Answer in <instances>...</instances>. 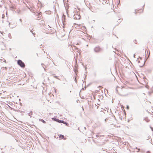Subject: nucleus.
I'll return each instance as SVG.
<instances>
[{
	"label": "nucleus",
	"instance_id": "nucleus-1",
	"mask_svg": "<svg viewBox=\"0 0 153 153\" xmlns=\"http://www.w3.org/2000/svg\"><path fill=\"white\" fill-rule=\"evenodd\" d=\"M95 52L98 53L101 52L102 51V49L99 46L95 47L94 49Z\"/></svg>",
	"mask_w": 153,
	"mask_h": 153
},
{
	"label": "nucleus",
	"instance_id": "nucleus-2",
	"mask_svg": "<svg viewBox=\"0 0 153 153\" xmlns=\"http://www.w3.org/2000/svg\"><path fill=\"white\" fill-rule=\"evenodd\" d=\"M17 64L21 68H24L25 67V63L21 60L19 59L17 61Z\"/></svg>",
	"mask_w": 153,
	"mask_h": 153
},
{
	"label": "nucleus",
	"instance_id": "nucleus-3",
	"mask_svg": "<svg viewBox=\"0 0 153 153\" xmlns=\"http://www.w3.org/2000/svg\"><path fill=\"white\" fill-rule=\"evenodd\" d=\"M74 19H80V16L74 14Z\"/></svg>",
	"mask_w": 153,
	"mask_h": 153
},
{
	"label": "nucleus",
	"instance_id": "nucleus-4",
	"mask_svg": "<svg viewBox=\"0 0 153 153\" xmlns=\"http://www.w3.org/2000/svg\"><path fill=\"white\" fill-rule=\"evenodd\" d=\"M52 119H53L54 121L59 123H61V121H62V120H59V119L56 118H52Z\"/></svg>",
	"mask_w": 153,
	"mask_h": 153
},
{
	"label": "nucleus",
	"instance_id": "nucleus-5",
	"mask_svg": "<svg viewBox=\"0 0 153 153\" xmlns=\"http://www.w3.org/2000/svg\"><path fill=\"white\" fill-rule=\"evenodd\" d=\"M61 123H63L64 124H65L67 126H68V125H69V124H68V123L66 122H65V121H63V120H62V121H61Z\"/></svg>",
	"mask_w": 153,
	"mask_h": 153
},
{
	"label": "nucleus",
	"instance_id": "nucleus-6",
	"mask_svg": "<svg viewBox=\"0 0 153 153\" xmlns=\"http://www.w3.org/2000/svg\"><path fill=\"white\" fill-rule=\"evenodd\" d=\"M143 120H145L147 122H149L150 121L149 120L148 118L147 117L145 118Z\"/></svg>",
	"mask_w": 153,
	"mask_h": 153
},
{
	"label": "nucleus",
	"instance_id": "nucleus-7",
	"mask_svg": "<svg viewBox=\"0 0 153 153\" xmlns=\"http://www.w3.org/2000/svg\"><path fill=\"white\" fill-rule=\"evenodd\" d=\"M39 120L40 121H42L44 123H46V122L42 119H39Z\"/></svg>",
	"mask_w": 153,
	"mask_h": 153
},
{
	"label": "nucleus",
	"instance_id": "nucleus-8",
	"mask_svg": "<svg viewBox=\"0 0 153 153\" xmlns=\"http://www.w3.org/2000/svg\"><path fill=\"white\" fill-rule=\"evenodd\" d=\"M64 137V136L63 135H62V134H61L60 135L59 137L60 138L62 139Z\"/></svg>",
	"mask_w": 153,
	"mask_h": 153
},
{
	"label": "nucleus",
	"instance_id": "nucleus-9",
	"mask_svg": "<svg viewBox=\"0 0 153 153\" xmlns=\"http://www.w3.org/2000/svg\"><path fill=\"white\" fill-rule=\"evenodd\" d=\"M28 114L29 116H30L32 114V111H31Z\"/></svg>",
	"mask_w": 153,
	"mask_h": 153
},
{
	"label": "nucleus",
	"instance_id": "nucleus-10",
	"mask_svg": "<svg viewBox=\"0 0 153 153\" xmlns=\"http://www.w3.org/2000/svg\"><path fill=\"white\" fill-rule=\"evenodd\" d=\"M4 14H3L2 16V19H3L4 18Z\"/></svg>",
	"mask_w": 153,
	"mask_h": 153
},
{
	"label": "nucleus",
	"instance_id": "nucleus-11",
	"mask_svg": "<svg viewBox=\"0 0 153 153\" xmlns=\"http://www.w3.org/2000/svg\"><path fill=\"white\" fill-rule=\"evenodd\" d=\"M127 109H129V106H127Z\"/></svg>",
	"mask_w": 153,
	"mask_h": 153
},
{
	"label": "nucleus",
	"instance_id": "nucleus-12",
	"mask_svg": "<svg viewBox=\"0 0 153 153\" xmlns=\"http://www.w3.org/2000/svg\"><path fill=\"white\" fill-rule=\"evenodd\" d=\"M108 119L107 118H106L105 119V122H106L107 121V120Z\"/></svg>",
	"mask_w": 153,
	"mask_h": 153
},
{
	"label": "nucleus",
	"instance_id": "nucleus-13",
	"mask_svg": "<svg viewBox=\"0 0 153 153\" xmlns=\"http://www.w3.org/2000/svg\"><path fill=\"white\" fill-rule=\"evenodd\" d=\"M128 95V94H126L125 95H123V96H127Z\"/></svg>",
	"mask_w": 153,
	"mask_h": 153
},
{
	"label": "nucleus",
	"instance_id": "nucleus-14",
	"mask_svg": "<svg viewBox=\"0 0 153 153\" xmlns=\"http://www.w3.org/2000/svg\"><path fill=\"white\" fill-rule=\"evenodd\" d=\"M19 21L21 22H22V19H19Z\"/></svg>",
	"mask_w": 153,
	"mask_h": 153
},
{
	"label": "nucleus",
	"instance_id": "nucleus-15",
	"mask_svg": "<svg viewBox=\"0 0 153 153\" xmlns=\"http://www.w3.org/2000/svg\"><path fill=\"white\" fill-rule=\"evenodd\" d=\"M49 59H51V57L49 56Z\"/></svg>",
	"mask_w": 153,
	"mask_h": 153
},
{
	"label": "nucleus",
	"instance_id": "nucleus-16",
	"mask_svg": "<svg viewBox=\"0 0 153 153\" xmlns=\"http://www.w3.org/2000/svg\"><path fill=\"white\" fill-rule=\"evenodd\" d=\"M146 153H150V152L149 151H148Z\"/></svg>",
	"mask_w": 153,
	"mask_h": 153
},
{
	"label": "nucleus",
	"instance_id": "nucleus-17",
	"mask_svg": "<svg viewBox=\"0 0 153 153\" xmlns=\"http://www.w3.org/2000/svg\"><path fill=\"white\" fill-rule=\"evenodd\" d=\"M54 77H55V78H57V76H54Z\"/></svg>",
	"mask_w": 153,
	"mask_h": 153
},
{
	"label": "nucleus",
	"instance_id": "nucleus-18",
	"mask_svg": "<svg viewBox=\"0 0 153 153\" xmlns=\"http://www.w3.org/2000/svg\"><path fill=\"white\" fill-rule=\"evenodd\" d=\"M135 13H136V10H135Z\"/></svg>",
	"mask_w": 153,
	"mask_h": 153
},
{
	"label": "nucleus",
	"instance_id": "nucleus-19",
	"mask_svg": "<svg viewBox=\"0 0 153 153\" xmlns=\"http://www.w3.org/2000/svg\"><path fill=\"white\" fill-rule=\"evenodd\" d=\"M33 33V35H34L35 34V33Z\"/></svg>",
	"mask_w": 153,
	"mask_h": 153
},
{
	"label": "nucleus",
	"instance_id": "nucleus-20",
	"mask_svg": "<svg viewBox=\"0 0 153 153\" xmlns=\"http://www.w3.org/2000/svg\"><path fill=\"white\" fill-rule=\"evenodd\" d=\"M116 91L117 92V88H116Z\"/></svg>",
	"mask_w": 153,
	"mask_h": 153
},
{
	"label": "nucleus",
	"instance_id": "nucleus-21",
	"mask_svg": "<svg viewBox=\"0 0 153 153\" xmlns=\"http://www.w3.org/2000/svg\"><path fill=\"white\" fill-rule=\"evenodd\" d=\"M96 137H99V136H98V135H96Z\"/></svg>",
	"mask_w": 153,
	"mask_h": 153
},
{
	"label": "nucleus",
	"instance_id": "nucleus-22",
	"mask_svg": "<svg viewBox=\"0 0 153 153\" xmlns=\"http://www.w3.org/2000/svg\"><path fill=\"white\" fill-rule=\"evenodd\" d=\"M135 54H134V57H135Z\"/></svg>",
	"mask_w": 153,
	"mask_h": 153
},
{
	"label": "nucleus",
	"instance_id": "nucleus-23",
	"mask_svg": "<svg viewBox=\"0 0 153 153\" xmlns=\"http://www.w3.org/2000/svg\"><path fill=\"white\" fill-rule=\"evenodd\" d=\"M84 129H86V127H84Z\"/></svg>",
	"mask_w": 153,
	"mask_h": 153
},
{
	"label": "nucleus",
	"instance_id": "nucleus-24",
	"mask_svg": "<svg viewBox=\"0 0 153 153\" xmlns=\"http://www.w3.org/2000/svg\"><path fill=\"white\" fill-rule=\"evenodd\" d=\"M143 66V65H142V66H140L141 67H142Z\"/></svg>",
	"mask_w": 153,
	"mask_h": 153
},
{
	"label": "nucleus",
	"instance_id": "nucleus-25",
	"mask_svg": "<svg viewBox=\"0 0 153 153\" xmlns=\"http://www.w3.org/2000/svg\"><path fill=\"white\" fill-rule=\"evenodd\" d=\"M43 68H44V69L45 70V68H44V67H43Z\"/></svg>",
	"mask_w": 153,
	"mask_h": 153
},
{
	"label": "nucleus",
	"instance_id": "nucleus-26",
	"mask_svg": "<svg viewBox=\"0 0 153 153\" xmlns=\"http://www.w3.org/2000/svg\"><path fill=\"white\" fill-rule=\"evenodd\" d=\"M44 65V64H42V65Z\"/></svg>",
	"mask_w": 153,
	"mask_h": 153
},
{
	"label": "nucleus",
	"instance_id": "nucleus-27",
	"mask_svg": "<svg viewBox=\"0 0 153 153\" xmlns=\"http://www.w3.org/2000/svg\"><path fill=\"white\" fill-rule=\"evenodd\" d=\"M30 32H32V31L31 30H30Z\"/></svg>",
	"mask_w": 153,
	"mask_h": 153
},
{
	"label": "nucleus",
	"instance_id": "nucleus-28",
	"mask_svg": "<svg viewBox=\"0 0 153 153\" xmlns=\"http://www.w3.org/2000/svg\"><path fill=\"white\" fill-rule=\"evenodd\" d=\"M138 62H140V61H138Z\"/></svg>",
	"mask_w": 153,
	"mask_h": 153
},
{
	"label": "nucleus",
	"instance_id": "nucleus-29",
	"mask_svg": "<svg viewBox=\"0 0 153 153\" xmlns=\"http://www.w3.org/2000/svg\"><path fill=\"white\" fill-rule=\"evenodd\" d=\"M10 23H9V25H10Z\"/></svg>",
	"mask_w": 153,
	"mask_h": 153
},
{
	"label": "nucleus",
	"instance_id": "nucleus-30",
	"mask_svg": "<svg viewBox=\"0 0 153 153\" xmlns=\"http://www.w3.org/2000/svg\"><path fill=\"white\" fill-rule=\"evenodd\" d=\"M49 56V55H47V56Z\"/></svg>",
	"mask_w": 153,
	"mask_h": 153
},
{
	"label": "nucleus",
	"instance_id": "nucleus-31",
	"mask_svg": "<svg viewBox=\"0 0 153 153\" xmlns=\"http://www.w3.org/2000/svg\"><path fill=\"white\" fill-rule=\"evenodd\" d=\"M49 56V55H47V56Z\"/></svg>",
	"mask_w": 153,
	"mask_h": 153
},
{
	"label": "nucleus",
	"instance_id": "nucleus-32",
	"mask_svg": "<svg viewBox=\"0 0 153 153\" xmlns=\"http://www.w3.org/2000/svg\"><path fill=\"white\" fill-rule=\"evenodd\" d=\"M49 56V55H47V56Z\"/></svg>",
	"mask_w": 153,
	"mask_h": 153
},
{
	"label": "nucleus",
	"instance_id": "nucleus-33",
	"mask_svg": "<svg viewBox=\"0 0 153 153\" xmlns=\"http://www.w3.org/2000/svg\"><path fill=\"white\" fill-rule=\"evenodd\" d=\"M86 76H85V78H86Z\"/></svg>",
	"mask_w": 153,
	"mask_h": 153
}]
</instances>
